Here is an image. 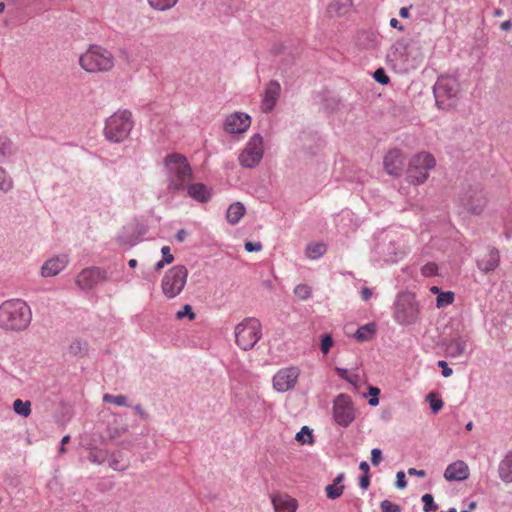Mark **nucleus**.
I'll return each instance as SVG.
<instances>
[{
	"label": "nucleus",
	"instance_id": "ddd939ff",
	"mask_svg": "<svg viewBox=\"0 0 512 512\" xmlns=\"http://www.w3.org/2000/svg\"><path fill=\"white\" fill-rule=\"evenodd\" d=\"M299 375L297 367L282 368L273 376V388L279 393L287 392L295 387Z\"/></svg>",
	"mask_w": 512,
	"mask_h": 512
},
{
	"label": "nucleus",
	"instance_id": "c85d7f7f",
	"mask_svg": "<svg viewBox=\"0 0 512 512\" xmlns=\"http://www.w3.org/2000/svg\"><path fill=\"white\" fill-rule=\"evenodd\" d=\"M327 251V245L324 242H311L307 244L305 255L310 260H318Z\"/></svg>",
	"mask_w": 512,
	"mask_h": 512
},
{
	"label": "nucleus",
	"instance_id": "6ab92c4d",
	"mask_svg": "<svg viewBox=\"0 0 512 512\" xmlns=\"http://www.w3.org/2000/svg\"><path fill=\"white\" fill-rule=\"evenodd\" d=\"M68 262V256L65 254L46 260L41 267V276L53 277L58 275L67 266Z\"/></svg>",
	"mask_w": 512,
	"mask_h": 512
},
{
	"label": "nucleus",
	"instance_id": "6e6d98bb",
	"mask_svg": "<svg viewBox=\"0 0 512 512\" xmlns=\"http://www.w3.org/2000/svg\"><path fill=\"white\" fill-rule=\"evenodd\" d=\"M438 366L442 368V375L444 377H449L452 375V369L448 367L447 363L444 360H439Z\"/></svg>",
	"mask_w": 512,
	"mask_h": 512
},
{
	"label": "nucleus",
	"instance_id": "c756f323",
	"mask_svg": "<svg viewBox=\"0 0 512 512\" xmlns=\"http://www.w3.org/2000/svg\"><path fill=\"white\" fill-rule=\"evenodd\" d=\"M376 333L375 323H367L357 329L354 337L359 342H365L373 338Z\"/></svg>",
	"mask_w": 512,
	"mask_h": 512
},
{
	"label": "nucleus",
	"instance_id": "5701e85b",
	"mask_svg": "<svg viewBox=\"0 0 512 512\" xmlns=\"http://www.w3.org/2000/svg\"><path fill=\"white\" fill-rule=\"evenodd\" d=\"M272 504L275 512H295L298 506L297 501L288 495L274 496Z\"/></svg>",
	"mask_w": 512,
	"mask_h": 512
},
{
	"label": "nucleus",
	"instance_id": "f704fd0d",
	"mask_svg": "<svg viewBox=\"0 0 512 512\" xmlns=\"http://www.w3.org/2000/svg\"><path fill=\"white\" fill-rule=\"evenodd\" d=\"M295 439L302 445H311L314 443V437L312 429L308 426H303L301 430L296 434Z\"/></svg>",
	"mask_w": 512,
	"mask_h": 512
},
{
	"label": "nucleus",
	"instance_id": "72a5a7b5",
	"mask_svg": "<svg viewBox=\"0 0 512 512\" xmlns=\"http://www.w3.org/2000/svg\"><path fill=\"white\" fill-rule=\"evenodd\" d=\"M179 0H147L149 6L157 11H167L173 8Z\"/></svg>",
	"mask_w": 512,
	"mask_h": 512
},
{
	"label": "nucleus",
	"instance_id": "13d9d810",
	"mask_svg": "<svg viewBox=\"0 0 512 512\" xmlns=\"http://www.w3.org/2000/svg\"><path fill=\"white\" fill-rule=\"evenodd\" d=\"M370 484L369 475H362L359 478V486L362 489H367Z\"/></svg>",
	"mask_w": 512,
	"mask_h": 512
},
{
	"label": "nucleus",
	"instance_id": "4468645a",
	"mask_svg": "<svg viewBox=\"0 0 512 512\" xmlns=\"http://www.w3.org/2000/svg\"><path fill=\"white\" fill-rule=\"evenodd\" d=\"M107 272L99 267L83 269L76 277V284L83 290H89L99 283L107 281Z\"/></svg>",
	"mask_w": 512,
	"mask_h": 512
},
{
	"label": "nucleus",
	"instance_id": "e433bc0d",
	"mask_svg": "<svg viewBox=\"0 0 512 512\" xmlns=\"http://www.w3.org/2000/svg\"><path fill=\"white\" fill-rule=\"evenodd\" d=\"M454 301V293L451 291L441 292L436 298L437 308H444Z\"/></svg>",
	"mask_w": 512,
	"mask_h": 512
},
{
	"label": "nucleus",
	"instance_id": "a211bd4d",
	"mask_svg": "<svg viewBox=\"0 0 512 512\" xmlns=\"http://www.w3.org/2000/svg\"><path fill=\"white\" fill-rule=\"evenodd\" d=\"M280 93L281 86L277 81L272 80L266 85L261 101L262 112L269 113L274 109Z\"/></svg>",
	"mask_w": 512,
	"mask_h": 512
},
{
	"label": "nucleus",
	"instance_id": "9d476101",
	"mask_svg": "<svg viewBox=\"0 0 512 512\" xmlns=\"http://www.w3.org/2000/svg\"><path fill=\"white\" fill-rule=\"evenodd\" d=\"M434 157L427 152L416 154L409 162L407 180L411 184H422L429 176V171L435 167Z\"/></svg>",
	"mask_w": 512,
	"mask_h": 512
},
{
	"label": "nucleus",
	"instance_id": "1a4fd4ad",
	"mask_svg": "<svg viewBox=\"0 0 512 512\" xmlns=\"http://www.w3.org/2000/svg\"><path fill=\"white\" fill-rule=\"evenodd\" d=\"M188 277V270L184 265H176L168 269L161 281L163 294L173 299L184 289Z\"/></svg>",
	"mask_w": 512,
	"mask_h": 512
},
{
	"label": "nucleus",
	"instance_id": "864d4df0",
	"mask_svg": "<svg viewBox=\"0 0 512 512\" xmlns=\"http://www.w3.org/2000/svg\"><path fill=\"white\" fill-rule=\"evenodd\" d=\"M244 247L248 252H258L262 249V245L259 242H246Z\"/></svg>",
	"mask_w": 512,
	"mask_h": 512
},
{
	"label": "nucleus",
	"instance_id": "b1692460",
	"mask_svg": "<svg viewBox=\"0 0 512 512\" xmlns=\"http://www.w3.org/2000/svg\"><path fill=\"white\" fill-rule=\"evenodd\" d=\"M188 195L200 203L208 202L211 198L209 189L202 183L186 185Z\"/></svg>",
	"mask_w": 512,
	"mask_h": 512
},
{
	"label": "nucleus",
	"instance_id": "412c9836",
	"mask_svg": "<svg viewBox=\"0 0 512 512\" xmlns=\"http://www.w3.org/2000/svg\"><path fill=\"white\" fill-rule=\"evenodd\" d=\"M500 263V253L496 248H490L487 253L479 257L476 261L480 271L487 274L494 271Z\"/></svg>",
	"mask_w": 512,
	"mask_h": 512
},
{
	"label": "nucleus",
	"instance_id": "58836bf2",
	"mask_svg": "<svg viewBox=\"0 0 512 512\" xmlns=\"http://www.w3.org/2000/svg\"><path fill=\"white\" fill-rule=\"evenodd\" d=\"M103 401L106 403H112L116 406H128V399L125 395H112V394H105L103 396Z\"/></svg>",
	"mask_w": 512,
	"mask_h": 512
},
{
	"label": "nucleus",
	"instance_id": "ea45409f",
	"mask_svg": "<svg viewBox=\"0 0 512 512\" xmlns=\"http://www.w3.org/2000/svg\"><path fill=\"white\" fill-rule=\"evenodd\" d=\"M335 370H336L337 375H338L341 379H343V380H345V381L349 382L350 384H352V385H354V386H356V385H357V383H358V381H359V376H358L357 374H351V373H349V372H348V370H347V369H345V368H340V367H336V369H335Z\"/></svg>",
	"mask_w": 512,
	"mask_h": 512
},
{
	"label": "nucleus",
	"instance_id": "774afa93",
	"mask_svg": "<svg viewBox=\"0 0 512 512\" xmlns=\"http://www.w3.org/2000/svg\"><path fill=\"white\" fill-rule=\"evenodd\" d=\"M185 236H186V231L184 229L179 230L176 234V238L179 241H183L185 239Z\"/></svg>",
	"mask_w": 512,
	"mask_h": 512
},
{
	"label": "nucleus",
	"instance_id": "603ef678",
	"mask_svg": "<svg viewBox=\"0 0 512 512\" xmlns=\"http://www.w3.org/2000/svg\"><path fill=\"white\" fill-rule=\"evenodd\" d=\"M395 485L399 489H404L407 486V482L405 479V473L403 471L397 472Z\"/></svg>",
	"mask_w": 512,
	"mask_h": 512
},
{
	"label": "nucleus",
	"instance_id": "f03ea898",
	"mask_svg": "<svg viewBox=\"0 0 512 512\" xmlns=\"http://www.w3.org/2000/svg\"><path fill=\"white\" fill-rule=\"evenodd\" d=\"M32 312L21 299H11L0 305V327L9 331H20L28 327Z\"/></svg>",
	"mask_w": 512,
	"mask_h": 512
},
{
	"label": "nucleus",
	"instance_id": "a878e982",
	"mask_svg": "<svg viewBox=\"0 0 512 512\" xmlns=\"http://www.w3.org/2000/svg\"><path fill=\"white\" fill-rule=\"evenodd\" d=\"M498 473L500 479L505 483L512 482V451L509 452L499 463Z\"/></svg>",
	"mask_w": 512,
	"mask_h": 512
},
{
	"label": "nucleus",
	"instance_id": "4be33fe9",
	"mask_svg": "<svg viewBox=\"0 0 512 512\" xmlns=\"http://www.w3.org/2000/svg\"><path fill=\"white\" fill-rule=\"evenodd\" d=\"M470 347V339L468 336H458L451 339L446 344V354L448 357L460 358L467 354Z\"/></svg>",
	"mask_w": 512,
	"mask_h": 512
},
{
	"label": "nucleus",
	"instance_id": "3c124183",
	"mask_svg": "<svg viewBox=\"0 0 512 512\" xmlns=\"http://www.w3.org/2000/svg\"><path fill=\"white\" fill-rule=\"evenodd\" d=\"M382 461V451L378 448H374L371 451V463L374 466H378Z\"/></svg>",
	"mask_w": 512,
	"mask_h": 512
},
{
	"label": "nucleus",
	"instance_id": "0e129e2a",
	"mask_svg": "<svg viewBox=\"0 0 512 512\" xmlns=\"http://www.w3.org/2000/svg\"><path fill=\"white\" fill-rule=\"evenodd\" d=\"M390 26L398 29L399 31L403 30V26L400 24V22L396 18H392L390 20Z\"/></svg>",
	"mask_w": 512,
	"mask_h": 512
},
{
	"label": "nucleus",
	"instance_id": "09e8293b",
	"mask_svg": "<svg viewBox=\"0 0 512 512\" xmlns=\"http://www.w3.org/2000/svg\"><path fill=\"white\" fill-rule=\"evenodd\" d=\"M87 350V344L85 342H81L79 340L74 341L70 345V351L74 354L82 353Z\"/></svg>",
	"mask_w": 512,
	"mask_h": 512
},
{
	"label": "nucleus",
	"instance_id": "393cba45",
	"mask_svg": "<svg viewBox=\"0 0 512 512\" xmlns=\"http://www.w3.org/2000/svg\"><path fill=\"white\" fill-rule=\"evenodd\" d=\"M345 479L344 473H339L336 478L333 480L332 484H329L325 488L326 497L331 500H335L339 498L343 491H344V485H342V482Z\"/></svg>",
	"mask_w": 512,
	"mask_h": 512
},
{
	"label": "nucleus",
	"instance_id": "bb28decb",
	"mask_svg": "<svg viewBox=\"0 0 512 512\" xmlns=\"http://www.w3.org/2000/svg\"><path fill=\"white\" fill-rule=\"evenodd\" d=\"M246 208L241 202L232 203L226 212V219L231 225H236L245 215Z\"/></svg>",
	"mask_w": 512,
	"mask_h": 512
},
{
	"label": "nucleus",
	"instance_id": "f8f14e48",
	"mask_svg": "<svg viewBox=\"0 0 512 512\" xmlns=\"http://www.w3.org/2000/svg\"><path fill=\"white\" fill-rule=\"evenodd\" d=\"M333 418L341 427H348L354 421V406L348 395L339 394L333 401Z\"/></svg>",
	"mask_w": 512,
	"mask_h": 512
},
{
	"label": "nucleus",
	"instance_id": "f257e3e1",
	"mask_svg": "<svg viewBox=\"0 0 512 512\" xmlns=\"http://www.w3.org/2000/svg\"><path fill=\"white\" fill-rule=\"evenodd\" d=\"M409 252L404 235L398 230L386 229L373 236L370 260L378 266L402 260Z\"/></svg>",
	"mask_w": 512,
	"mask_h": 512
},
{
	"label": "nucleus",
	"instance_id": "6e6552de",
	"mask_svg": "<svg viewBox=\"0 0 512 512\" xmlns=\"http://www.w3.org/2000/svg\"><path fill=\"white\" fill-rule=\"evenodd\" d=\"M234 335L242 350H250L262 336V325L257 318L247 317L235 326Z\"/></svg>",
	"mask_w": 512,
	"mask_h": 512
},
{
	"label": "nucleus",
	"instance_id": "cd10ccee",
	"mask_svg": "<svg viewBox=\"0 0 512 512\" xmlns=\"http://www.w3.org/2000/svg\"><path fill=\"white\" fill-rule=\"evenodd\" d=\"M128 431V426L119 415L113 416V422L108 425V434L110 438H118Z\"/></svg>",
	"mask_w": 512,
	"mask_h": 512
},
{
	"label": "nucleus",
	"instance_id": "2f4dec72",
	"mask_svg": "<svg viewBox=\"0 0 512 512\" xmlns=\"http://www.w3.org/2000/svg\"><path fill=\"white\" fill-rule=\"evenodd\" d=\"M13 410L17 415L27 418L31 414V403L30 401L16 399L13 402Z\"/></svg>",
	"mask_w": 512,
	"mask_h": 512
},
{
	"label": "nucleus",
	"instance_id": "423d86ee",
	"mask_svg": "<svg viewBox=\"0 0 512 512\" xmlns=\"http://www.w3.org/2000/svg\"><path fill=\"white\" fill-rule=\"evenodd\" d=\"M134 126L130 111L118 110L105 121L104 136L112 143H120L128 138Z\"/></svg>",
	"mask_w": 512,
	"mask_h": 512
},
{
	"label": "nucleus",
	"instance_id": "bf43d9fd",
	"mask_svg": "<svg viewBox=\"0 0 512 512\" xmlns=\"http://www.w3.org/2000/svg\"><path fill=\"white\" fill-rule=\"evenodd\" d=\"M407 473L409 475L418 476V477H424L426 475L424 470H417L415 468H409Z\"/></svg>",
	"mask_w": 512,
	"mask_h": 512
},
{
	"label": "nucleus",
	"instance_id": "aec40b11",
	"mask_svg": "<svg viewBox=\"0 0 512 512\" xmlns=\"http://www.w3.org/2000/svg\"><path fill=\"white\" fill-rule=\"evenodd\" d=\"M470 475V470L468 465L462 461L457 460L451 464H449L444 472V478L448 482L452 481H464L468 479Z\"/></svg>",
	"mask_w": 512,
	"mask_h": 512
},
{
	"label": "nucleus",
	"instance_id": "a19ab883",
	"mask_svg": "<svg viewBox=\"0 0 512 512\" xmlns=\"http://www.w3.org/2000/svg\"><path fill=\"white\" fill-rule=\"evenodd\" d=\"M294 294L300 300H306L311 296V288L306 284H299L295 287Z\"/></svg>",
	"mask_w": 512,
	"mask_h": 512
},
{
	"label": "nucleus",
	"instance_id": "2eb2a0df",
	"mask_svg": "<svg viewBox=\"0 0 512 512\" xmlns=\"http://www.w3.org/2000/svg\"><path fill=\"white\" fill-rule=\"evenodd\" d=\"M251 125V117L244 112H234L226 116L223 129L228 134H242Z\"/></svg>",
	"mask_w": 512,
	"mask_h": 512
},
{
	"label": "nucleus",
	"instance_id": "39448f33",
	"mask_svg": "<svg viewBox=\"0 0 512 512\" xmlns=\"http://www.w3.org/2000/svg\"><path fill=\"white\" fill-rule=\"evenodd\" d=\"M79 65L88 73L107 72L114 67V56L111 51L102 46L90 45L80 55Z\"/></svg>",
	"mask_w": 512,
	"mask_h": 512
},
{
	"label": "nucleus",
	"instance_id": "7ed1b4c3",
	"mask_svg": "<svg viewBox=\"0 0 512 512\" xmlns=\"http://www.w3.org/2000/svg\"><path fill=\"white\" fill-rule=\"evenodd\" d=\"M164 166L168 191L175 193L184 190L192 178V168L187 158L179 153L168 154L164 158Z\"/></svg>",
	"mask_w": 512,
	"mask_h": 512
},
{
	"label": "nucleus",
	"instance_id": "4c0bfd02",
	"mask_svg": "<svg viewBox=\"0 0 512 512\" xmlns=\"http://www.w3.org/2000/svg\"><path fill=\"white\" fill-rule=\"evenodd\" d=\"M122 454L120 452H114L111 454L109 458V466L116 471H122L127 468V464L122 463L121 461Z\"/></svg>",
	"mask_w": 512,
	"mask_h": 512
},
{
	"label": "nucleus",
	"instance_id": "de8ad7c7",
	"mask_svg": "<svg viewBox=\"0 0 512 512\" xmlns=\"http://www.w3.org/2000/svg\"><path fill=\"white\" fill-rule=\"evenodd\" d=\"M382 512H400L399 505L392 503L389 500H383L380 504Z\"/></svg>",
	"mask_w": 512,
	"mask_h": 512
},
{
	"label": "nucleus",
	"instance_id": "052dcab7",
	"mask_svg": "<svg viewBox=\"0 0 512 512\" xmlns=\"http://www.w3.org/2000/svg\"><path fill=\"white\" fill-rule=\"evenodd\" d=\"M134 410L140 416V418H142L144 420H146L148 418L147 413L143 410L141 405H135Z\"/></svg>",
	"mask_w": 512,
	"mask_h": 512
},
{
	"label": "nucleus",
	"instance_id": "79ce46f5",
	"mask_svg": "<svg viewBox=\"0 0 512 512\" xmlns=\"http://www.w3.org/2000/svg\"><path fill=\"white\" fill-rule=\"evenodd\" d=\"M422 502L424 512H434L438 509V505L435 504L431 494H424L422 496Z\"/></svg>",
	"mask_w": 512,
	"mask_h": 512
},
{
	"label": "nucleus",
	"instance_id": "4d7b16f0",
	"mask_svg": "<svg viewBox=\"0 0 512 512\" xmlns=\"http://www.w3.org/2000/svg\"><path fill=\"white\" fill-rule=\"evenodd\" d=\"M360 296L363 301H368L372 297V290L368 287H363L360 291Z\"/></svg>",
	"mask_w": 512,
	"mask_h": 512
},
{
	"label": "nucleus",
	"instance_id": "473e14b6",
	"mask_svg": "<svg viewBox=\"0 0 512 512\" xmlns=\"http://www.w3.org/2000/svg\"><path fill=\"white\" fill-rule=\"evenodd\" d=\"M108 457V453L106 450L99 449V448H92L90 449L88 453V460L97 465L103 464Z\"/></svg>",
	"mask_w": 512,
	"mask_h": 512
},
{
	"label": "nucleus",
	"instance_id": "680f3d73",
	"mask_svg": "<svg viewBox=\"0 0 512 512\" xmlns=\"http://www.w3.org/2000/svg\"><path fill=\"white\" fill-rule=\"evenodd\" d=\"M359 469L363 472V475H368L369 473V465L366 461H362L359 465Z\"/></svg>",
	"mask_w": 512,
	"mask_h": 512
},
{
	"label": "nucleus",
	"instance_id": "0eeeda50",
	"mask_svg": "<svg viewBox=\"0 0 512 512\" xmlns=\"http://www.w3.org/2000/svg\"><path fill=\"white\" fill-rule=\"evenodd\" d=\"M433 93L438 107L448 109L455 106L459 98L460 84L453 76H441L433 87Z\"/></svg>",
	"mask_w": 512,
	"mask_h": 512
},
{
	"label": "nucleus",
	"instance_id": "69168bd1",
	"mask_svg": "<svg viewBox=\"0 0 512 512\" xmlns=\"http://www.w3.org/2000/svg\"><path fill=\"white\" fill-rule=\"evenodd\" d=\"M399 15L400 17L402 18H407L409 17V8L408 7H402L399 11Z\"/></svg>",
	"mask_w": 512,
	"mask_h": 512
},
{
	"label": "nucleus",
	"instance_id": "e2e57ef3",
	"mask_svg": "<svg viewBox=\"0 0 512 512\" xmlns=\"http://www.w3.org/2000/svg\"><path fill=\"white\" fill-rule=\"evenodd\" d=\"M500 28L503 31H509L512 28V21L506 20L500 24Z\"/></svg>",
	"mask_w": 512,
	"mask_h": 512
},
{
	"label": "nucleus",
	"instance_id": "f3484780",
	"mask_svg": "<svg viewBox=\"0 0 512 512\" xmlns=\"http://www.w3.org/2000/svg\"><path fill=\"white\" fill-rule=\"evenodd\" d=\"M385 171L391 176H400L404 170L405 157L398 149L390 150L383 160Z\"/></svg>",
	"mask_w": 512,
	"mask_h": 512
},
{
	"label": "nucleus",
	"instance_id": "37998d69",
	"mask_svg": "<svg viewBox=\"0 0 512 512\" xmlns=\"http://www.w3.org/2000/svg\"><path fill=\"white\" fill-rule=\"evenodd\" d=\"M334 345V341L330 334H324L321 336L320 349L324 355H327Z\"/></svg>",
	"mask_w": 512,
	"mask_h": 512
},
{
	"label": "nucleus",
	"instance_id": "8fccbe9b",
	"mask_svg": "<svg viewBox=\"0 0 512 512\" xmlns=\"http://www.w3.org/2000/svg\"><path fill=\"white\" fill-rule=\"evenodd\" d=\"M374 79L380 84H387L389 82V77L382 68L377 69L374 72Z\"/></svg>",
	"mask_w": 512,
	"mask_h": 512
},
{
	"label": "nucleus",
	"instance_id": "338daca9",
	"mask_svg": "<svg viewBox=\"0 0 512 512\" xmlns=\"http://www.w3.org/2000/svg\"><path fill=\"white\" fill-rule=\"evenodd\" d=\"M369 394L372 396V397H378V395L380 394V389L377 388V387H370L369 388Z\"/></svg>",
	"mask_w": 512,
	"mask_h": 512
},
{
	"label": "nucleus",
	"instance_id": "c03bdc74",
	"mask_svg": "<svg viewBox=\"0 0 512 512\" xmlns=\"http://www.w3.org/2000/svg\"><path fill=\"white\" fill-rule=\"evenodd\" d=\"M195 316L196 315L193 312V309L189 304L184 305L182 307V309L176 313L177 319H183V318L187 317L189 320H193V319H195Z\"/></svg>",
	"mask_w": 512,
	"mask_h": 512
},
{
	"label": "nucleus",
	"instance_id": "dca6fc26",
	"mask_svg": "<svg viewBox=\"0 0 512 512\" xmlns=\"http://www.w3.org/2000/svg\"><path fill=\"white\" fill-rule=\"evenodd\" d=\"M462 205L471 213L479 215L486 206V197L481 190L470 189L461 198Z\"/></svg>",
	"mask_w": 512,
	"mask_h": 512
},
{
	"label": "nucleus",
	"instance_id": "7c9ffc66",
	"mask_svg": "<svg viewBox=\"0 0 512 512\" xmlns=\"http://www.w3.org/2000/svg\"><path fill=\"white\" fill-rule=\"evenodd\" d=\"M15 153V147L12 141L5 137L0 136V162H4Z\"/></svg>",
	"mask_w": 512,
	"mask_h": 512
},
{
	"label": "nucleus",
	"instance_id": "5fc2aeb1",
	"mask_svg": "<svg viewBox=\"0 0 512 512\" xmlns=\"http://www.w3.org/2000/svg\"><path fill=\"white\" fill-rule=\"evenodd\" d=\"M161 253H162V256H163L162 259H164V262L169 263V264L173 262L174 257L170 253V248L168 246H163L161 249Z\"/></svg>",
	"mask_w": 512,
	"mask_h": 512
},
{
	"label": "nucleus",
	"instance_id": "9b49d317",
	"mask_svg": "<svg viewBox=\"0 0 512 512\" xmlns=\"http://www.w3.org/2000/svg\"><path fill=\"white\" fill-rule=\"evenodd\" d=\"M263 155L264 140L259 133H256L249 139L243 150L240 152L238 161L244 168H254L259 165Z\"/></svg>",
	"mask_w": 512,
	"mask_h": 512
},
{
	"label": "nucleus",
	"instance_id": "20e7f679",
	"mask_svg": "<svg viewBox=\"0 0 512 512\" xmlns=\"http://www.w3.org/2000/svg\"><path fill=\"white\" fill-rule=\"evenodd\" d=\"M393 319L401 326L414 325L421 320V306L412 292H400L393 304Z\"/></svg>",
	"mask_w": 512,
	"mask_h": 512
},
{
	"label": "nucleus",
	"instance_id": "c9c22d12",
	"mask_svg": "<svg viewBox=\"0 0 512 512\" xmlns=\"http://www.w3.org/2000/svg\"><path fill=\"white\" fill-rule=\"evenodd\" d=\"M13 188V180L7 171L0 166V191L8 192Z\"/></svg>",
	"mask_w": 512,
	"mask_h": 512
},
{
	"label": "nucleus",
	"instance_id": "a18cd8bd",
	"mask_svg": "<svg viewBox=\"0 0 512 512\" xmlns=\"http://www.w3.org/2000/svg\"><path fill=\"white\" fill-rule=\"evenodd\" d=\"M427 399L430 401V407L433 413H437L442 409L443 401L441 399H435L433 393H429Z\"/></svg>",
	"mask_w": 512,
	"mask_h": 512
},
{
	"label": "nucleus",
	"instance_id": "49530a36",
	"mask_svg": "<svg viewBox=\"0 0 512 512\" xmlns=\"http://www.w3.org/2000/svg\"><path fill=\"white\" fill-rule=\"evenodd\" d=\"M438 267L435 263H426L421 268V273L425 277H431L437 274Z\"/></svg>",
	"mask_w": 512,
	"mask_h": 512
}]
</instances>
